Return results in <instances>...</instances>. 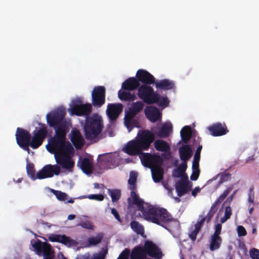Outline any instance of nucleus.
Returning <instances> with one entry per match:
<instances>
[{
    "label": "nucleus",
    "instance_id": "obj_1",
    "mask_svg": "<svg viewBox=\"0 0 259 259\" xmlns=\"http://www.w3.org/2000/svg\"><path fill=\"white\" fill-rule=\"evenodd\" d=\"M154 140V134L148 130L142 131L138 133L135 140L129 141L124 150L130 155H139L144 166L151 167L152 157L153 154L149 153H143L148 150Z\"/></svg>",
    "mask_w": 259,
    "mask_h": 259
},
{
    "label": "nucleus",
    "instance_id": "obj_2",
    "mask_svg": "<svg viewBox=\"0 0 259 259\" xmlns=\"http://www.w3.org/2000/svg\"><path fill=\"white\" fill-rule=\"evenodd\" d=\"M143 217L146 220L164 228L174 220L171 215L165 208L152 205H147V210L144 211Z\"/></svg>",
    "mask_w": 259,
    "mask_h": 259
},
{
    "label": "nucleus",
    "instance_id": "obj_3",
    "mask_svg": "<svg viewBox=\"0 0 259 259\" xmlns=\"http://www.w3.org/2000/svg\"><path fill=\"white\" fill-rule=\"evenodd\" d=\"M67 133H64L60 131L57 133L51 140L50 148L47 147V150L55 153V155L70 156L74 154V150L69 142H66V135Z\"/></svg>",
    "mask_w": 259,
    "mask_h": 259
},
{
    "label": "nucleus",
    "instance_id": "obj_4",
    "mask_svg": "<svg viewBox=\"0 0 259 259\" xmlns=\"http://www.w3.org/2000/svg\"><path fill=\"white\" fill-rule=\"evenodd\" d=\"M103 121L101 116L97 113L86 117L83 129L85 138L92 140L96 138L102 131Z\"/></svg>",
    "mask_w": 259,
    "mask_h": 259
},
{
    "label": "nucleus",
    "instance_id": "obj_5",
    "mask_svg": "<svg viewBox=\"0 0 259 259\" xmlns=\"http://www.w3.org/2000/svg\"><path fill=\"white\" fill-rule=\"evenodd\" d=\"M65 115V110L62 109H59L47 114V122L51 127L54 128L55 130V136H57V133H58L60 131H62L64 133L68 132L69 130L68 125L67 122L64 120Z\"/></svg>",
    "mask_w": 259,
    "mask_h": 259
},
{
    "label": "nucleus",
    "instance_id": "obj_6",
    "mask_svg": "<svg viewBox=\"0 0 259 259\" xmlns=\"http://www.w3.org/2000/svg\"><path fill=\"white\" fill-rule=\"evenodd\" d=\"M144 104L142 101H137L132 104L125 112L124 122L125 126L130 132L134 127H139V121L136 115L143 109Z\"/></svg>",
    "mask_w": 259,
    "mask_h": 259
},
{
    "label": "nucleus",
    "instance_id": "obj_7",
    "mask_svg": "<svg viewBox=\"0 0 259 259\" xmlns=\"http://www.w3.org/2000/svg\"><path fill=\"white\" fill-rule=\"evenodd\" d=\"M40 125V128H36L33 132V137L30 140L29 146L33 149H37L41 145L48 134L46 125L45 124Z\"/></svg>",
    "mask_w": 259,
    "mask_h": 259
},
{
    "label": "nucleus",
    "instance_id": "obj_8",
    "mask_svg": "<svg viewBox=\"0 0 259 259\" xmlns=\"http://www.w3.org/2000/svg\"><path fill=\"white\" fill-rule=\"evenodd\" d=\"M15 136L18 145L24 150L29 151V146L31 140V135L29 132L23 128L18 127Z\"/></svg>",
    "mask_w": 259,
    "mask_h": 259
},
{
    "label": "nucleus",
    "instance_id": "obj_9",
    "mask_svg": "<svg viewBox=\"0 0 259 259\" xmlns=\"http://www.w3.org/2000/svg\"><path fill=\"white\" fill-rule=\"evenodd\" d=\"M60 171V166L58 164H47L37 172V178L39 180L52 178L54 175H59Z\"/></svg>",
    "mask_w": 259,
    "mask_h": 259
},
{
    "label": "nucleus",
    "instance_id": "obj_10",
    "mask_svg": "<svg viewBox=\"0 0 259 259\" xmlns=\"http://www.w3.org/2000/svg\"><path fill=\"white\" fill-rule=\"evenodd\" d=\"M68 111L71 115L87 117H90L89 115L92 111V107L91 104L89 103L80 104L74 103L70 108L68 109Z\"/></svg>",
    "mask_w": 259,
    "mask_h": 259
},
{
    "label": "nucleus",
    "instance_id": "obj_11",
    "mask_svg": "<svg viewBox=\"0 0 259 259\" xmlns=\"http://www.w3.org/2000/svg\"><path fill=\"white\" fill-rule=\"evenodd\" d=\"M92 104L95 107H101L105 103V89L103 86L94 88L92 93Z\"/></svg>",
    "mask_w": 259,
    "mask_h": 259
},
{
    "label": "nucleus",
    "instance_id": "obj_12",
    "mask_svg": "<svg viewBox=\"0 0 259 259\" xmlns=\"http://www.w3.org/2000/svg\"><path fill=\"white\" fill-rule=\"evenodd\" d=\"M146 256L154 259H161L163 254L159 247L151 241L147 240L142 247Z\"/></svg>",
    "mask_w": 259,
    "mask_h": 259
},
{
    "label": "nucleus",
    "instance_id": "obj_13",
    "mask_svg": "<svg viewBox=\"0 0 259 259\" xmlns=\"http://www.w3.org/2000/svg\"><path fill=\"white\" fill-rule=\"evenodd\" d=\"M32 246L36 250L37 254L40 255L42 252L43 253L44 259H53L54 255L52 253V247L49 243L37 240L32 244Z\"/></svg>",
    "mask_w": 259,
    "mask_h": 259
},
{
    "label": "nucleus",
    "instance_id": "obj_14",
    "mask_svg": "<svg viewBox=\"0 0 259 259\" xmlns=\"http://www.w3.org/2000/svg\"><path fill=\"white\" fill-rule=\"evenodd\" d=\"M150 84H142L139 87L137 95L143 102L149 104L153 95L156 92H154Z\"/></svg>",
    "mask_w": 259,
    "mask_h": 259
},
{
    "label": "nucleus",
    "instance_id": "obj_15",
    "mask_svg": "<svg viewBox=\"0 0 259 259\" xmlns=\"http://www.w3.org/2000/svg\"><path fill=\"white\" fill-rule=\"evenodd\" d=\"M154 146L155 149L162 153L161 156L165 160H169L171 157L170 147L168 143L162 139L154 140Z\"/></svg>",
    "mask_w": 259,
    "mask_h": 259
},
{
    "label": "nucleus",
    "instance_id": "obj_16",
    "mask_svg": "<svg viewBox=\"0 0 259 259\" xmlns=\"http://www.w3.org/2000/svg\"><path fill=\"white\" fill-rule=\"evenodd\" d=\"M123 107V105L121 103L108 104L106 109V113L110 121L116 120L122 112Z\"/></svg>",
    "mask_w": 259,
    "mask_h": 259
},
{
    "label": "nucleus",
    "instance_id": "obj_17",
    "mask_svg": "<svg viewBox=\"0 0 259 259\" xmlns=\"http://www.w3.org/2000/svg\"><path fill=\"white\" fill-rule=\"evenodd\" d=\"M144 112L146 118L152 122H155L162 117V113L159 110L153 106H148Z\"/></svg>",
    "mask_w": 259,
    "mask_h": 259
},
{
    "label": "nucleus",
    "instance_id": "obj_18",
    "mask_svg": "<svg viewBox=\"0 0 259 259\" xmlns=\"http://www.w3.org/2000/svg\"><path fill=\"white\" fill-rule=\"evenodd\" d=\"M136 78L139 82H141L143 84H154L155 81V78L148 71L139 69L136 73Z\"/></svg>",
    "mask_w": 259,
    "mask_h": 259
},
{
    "label": "nucleus",
    "instance_id": "obj_19",
    "mask_svg": "<svg viewBox=\"0 0 259 259\" xmlns=\"http://www.w3.org/2000/svg\"><path fill=\"white\" fill-rule=\"evenodd\" d=\"M210 134L213 137H219L226 135L229 131L225 123L217 122L207 127Z\"/></svg>",
    "mask_w": 259,
    "mask_h": 259
},
{
    "label": "nucleus",
    "instance_id": "obj_20",
    "mask_svg": "<svg viewBox=\"0 0 259 259\" xmlns=\"http://www.w3.org/2000/svg\"><path fill=\"white\" fill-rule=\"evenodd\" d=\"M131 191V197L127 199L128 202L129 203H131L133 205H136L138 209L141 211L143 215L144 214V211L147 210V206H144V201L139 197L138 194H136L135 192L136 190ZM146 205H147L149 204H146Z\"/></svg>",
    "mask_w": 259,
    "mask_h": 259
},
{
    "label": "nucleus",
    "instance_id": "obj_21",
    "mask_svg": "<svg viewBox=\"0 0 259 259\" xmlns=\"http://www.w3.org/2000/svg\"><path fill=\"white\" fill-rule=\"evenodd\" d=\"M156 104L159 107L164 109L169 104V100L166 95L162 96L157 92L153 95L149 104Z\"/></svg>",
    "mask_w": 259,
    "mask_h": 259
},
{
    "label": "nucleus",
    "instance_id": "obj_22",
    "mask_svg": "<svg viewBox=\"0 0 259 259\" xmlns=\"http://www.w3.org/2000/svg\"><path fill=\"white\" fill-rule=\"evenodd\" d=\"M70 139L77 149H81L83 146L84 140L78 130H73L71 131Z\"/></svg>",
    "mask_w": 259,
    "mask_h": 259
},
{
    "label": "nucleus",
    "instance_id": "obj_23",
    "mask_svg": "<svg viewBox=\"0 0 259 259\" xmlns=\"http://www.w3.org/2000/svg\"><path fill=\"white\" fill-rule=\"evenodd\" d=\"M56 164L66 169H71L74 165V162L70 159V156L55 155Z\"/></svg>",
    "mask_w": 259,
    "mask_h": 259
},
{
    "label": "nucleus",
    "instance_id": "obj_24",
    "mask_svg": "<svg viewBox=\"0 0 259 259\" xmlns=\"http://www.w3.org/2000/svg\"><path fill=\"white\" fill-rule=\"evenodd\" d=\"M77 165L85 174L90 175L93 172V163L88 158L80 159L79 161L77 162Z\"/></svg>",
    "mask_w": 259,
    "mask_h": 259
},
{
    "label": "nucleus",
    "instance_id": "obj_25",
    "mask_svg": "<svg viewBox=\"0 0 259 259\" xmlns=\"http://www.w3.org/2000/svg\"><path fill=\"white\" fill-rule=\"evenodd\" d=\"M172 125L169 123H165L163 124L157 131L155 132V134L158 138H166L169 136L172 132Z\"/></svg>",
    "mask_w": 259,
    "mask_h": 259
},
{
    "label": "nucleus",
    "instance_id": "obj_26",
    "mask_svg": "<svg viewBox=\"0 0 259 259\" xmlns=\"http://www.w3.org/2000/svg\"><path fill=\"white\" fill-rule=\"evenodd\" d=\"M140 83L136 77H130L126 79L122 83L121 88L125 91H134L138 89Z\"/></svg>",
    "mask_w": 259,
    "mask_h": 259
},
{
    "label": "nucleus",
    "instance_id": "obj_27",
    "mask_svg": "<svg viewBox=\"0 0 259 259\" xmlns=\"http://www.w3.org/2000/svg\"><path fill=\"white\" fill-rule=\"evenodd\" d=\"M154 84L156 89L159 90H170L175 88V82L167 79L155 81Z\"/></svg>",
    "mask_w": 259,
    "mask_h": 259
},
{
    "label": "nucleus",
    "instance_id": "obj_28",
    "mask_svg": "<svg viewBox=\"0 0 259 259\" xmlns=\"http://www.w3.org/2000/svg\"><path fill=\"white\" fill-rule=\"evenodd\" d=\"M180 159L182 161H187L191 157L193 151L189 145H183L179 149Z\"/></svg>",
    "mask_w": 259,
    "mask_h": 259
},
{
    "label": "nucleus",
    "instance_id": "obj_29",
    "mask_svg": "<svg viewBox=\"0 0 259 259\" xmlns=\"http://www.w3.org/2000/svg\"><path fill=\"white\" fill-rule=\"evenodd\" d=\"M175 188L178 196L181 197L191 190V185L178 181L176 183Z\"/></svg>",
    "mask_w": 259,
    "mask_h": 259
},
{
    "label": "nucleus",
    "instance_id": "obj_30",
    "mask_svg": "<svg viewBox=\"0 0 259 259\" xmlns=\"http://www.w3.org/2000/svg\"><path fill=\"white\" fill-rule=\"evenodd\" d=\"M152 179L154 182L159 183L163 179L164 170L161 166L151 169Z\"/></svg>",
    "mask_w": 259,
    "mask_h": 259
},
{
    "label": "nucleus",
    "instance_id": "obj_31",
    "mask_svg": "<svg viewBox=\"0 0 259 259\" xmlns=\"http://www.w3.org/2000/svg\"><path fill=\"white\" fill-rule=\"evenodd\" d=\"M131 259H148L142 247L136 246L132 250Z\"/></svg>",
    "mask_w": 259,
    "mask_h": 259
},
{
    "label": "nucleus",
    "instance_id": "obj_32",
    "mask_svg": "<svg viewBox=\"0 0 259 259\" xmlns=\"http://www.w3.org/2000/svg\"><path fill=\"white\" fill-rule=\"evenodd\" d=\"M118 96L121 100L125 101H133L137 98L134 93H131L126 91L119 90L118 92Z\"/></svg>",
    "mask_w": 259,
    "mask_h": 259
},
{
    "label": "nucleus",
    "instance_id": "obj_33",
    "mask_svg": "<svg viewBox=\"0 0 259 259\" xmlns=\"http://www.w3.org/2000/svg\"><path fill=\"white\" fill-rule=\"evenodd\" d=\"M181 137L183 142L187 144L192 137L191 128L189 126H185L181 131Z\"/></svg>",
    "mask_w": 259,
    "mask_h": 259
},
{
    "label": "nucleus",
    "instance_id": "obj_34",
    "mask_svg": "<svg viewBox=\"0 0 259 259\" xmlns=\"http://www.w3.org/2000/svg\"><path fill=\"white\" fill-rule=\"evenodd\" d=\"M222 241V238L220 236H211L209 249L211 251H214L218 249L221 245Z\"/></svg>",
    "mask_w": 259,
    "mask_h": 259
},
{
    "label": "nucleus",
    "instance_id": "obj_35",
    "mask_svg": "<svg viewBox=\"0 0 259 259\" xmlns=\"http://www.w3.org/2000/svg\"><path fill=\"white\" fill-rule=\"evenodd\" d=\"M138 177L137 172L132 171L130 174V178L128 180V188L131 190H136L137 188L136 182Z\"/></svg>",
    "mask_w": 259,
    "mask_h": 259
},
{
    "label": "nucleus",
    "instance_id": "obj_36",
    "mask_svg": "<svg viewBox=\"0 0 259 259\" xmlns=\"http://www.w3.org/2000/svg\"><path fill=\"white\" fill-rule=\"evenodd\" d=\"M131 229L138 234L143 235L144 233L143 227L137 221H133L131 222Z\"/></svg>",
    "mask_w": 259,
    "mask_h": 259
},
{
    "label": "nucleus",
    "instance_id": "obj_37",
    "mask_svg": "<svg viewBox=\"0 0 259 259\" xmlns=\"http://www.w3.org/2000/svg\"><path fill=\"white\" fill-rule=\"evenodd\" d=\"M164 160L161 156L153 154L152 157L151 167L150 168L152 169V168L156 167V166H161Z\"/></svg>",
    "mask_w": 259,
    "mask_h": 259
},
{
    "label": "nucleus",
    "instance_id": "obj_38",
    "mask_svg": "<svg viewBox=\"0 0 259 259\" xmlns=\"http://www.w3.org/2000/svg\"><path fill=\"white\" fill-rule=\"evenodd\" d=\"M26 171L27 175L32 180L38 179L37 174L35 175L34 165L32 163H27L26 165Z\"/></svg>",
    "mask_w": 259,
    "mask_h": 259
},
{
    "label": "nucleus",
    "instance_id": "obj_39",
    "mask_svg": "<svg viewBox=\"0 0 259 259\" xmlns=\"http://www.w3.org/2000/svg\"><path fill=\"white\" fill-rule=\"evenodd\" d=\"M109 194L110 195L112 201L116 202L118 201L121 197V192L119 190L114 189V190H108Z\"/></svg>",
    "mask_w": 259,
    "mask_h": 259
},
{
    "label": "nucleus",
    "instance_id": "obj_40",
    "mask_svg": "<svg viewBox=\"0 0 259 259\" xmlns=\"http://www.w3.org/2000/svg\"><path fill=\"white\" fill-rule=\"evenodd\" d=\"M103 237L102 234H98L95 237L89 238L88 242L91 245H96L101 242Z\"/></svg>",
    "mask_w": 259,
    "mask_h": 259
},
{
    "label": "nucleus",
    "instance_id": "obj_41",
    "mask_svg": "<svg viewBox=\"0 0 259 259\" xmlns=\"http://www.w3.org/2000/svg\"><path fill=\"white\" fill-rule=\"evenodd\" d=\"M60 243L68 246H71L75 243V241L65 235H62Z\"/></svg>",
    "mask_w": 259,
    "mask_h": 259
},
{
    "label": "nucleus",
    "instance_id": "obj_42",
    "mask_svg": "<svg viewBox=\"0 0 259 259\" xmlns=\"http://www.w3.org/2000/svg\"><path fill=\"white\" fill-rule=\"evenodd\" d=\"M51 191L59 200L65 201L67 198V195L65 193L54 189H52Z\"/></svg>",
    "mask_w": 259,
    "mask_h": 259
},
{
    "label": "nucleus",
    "instance_id": "obj_43",
    "mask_svg": "<svg viewBox=\"0 0 259 259\" xmlns=\"http://www.w3.org/2000/svg\"><path fill=\"white\" fill-rule=\"evenodd\" d=\"M220 176V179L219 182V184H221L225 182L229 181L231 178V175L225 171L219 174Z\"/></svg>",
    "mask_w": 259,
    "mask_h": 259
},
{
    "label": "nucleus",
    "instance_id": "obj_44",
    "mask_svg": "<svg viewBox=\"0 0 259 259\" xmlns=\"http://www.w3.org/2000/svg\"><path fill=\"white\" fill-rule=\"evenodd\" d=\"M232 214V209L230 206H227L225 208V215L221 219V223H225L228 219L230 218Z\"/></svg>",
    "mask_w": 259,
    "mask_h": 259
},
{
    "label": "nucleus",
    "instance_id": "obj_45",
    "mask_svg": "<svg viewBox=\"0 0 259 259\" xmlns=\"http://www.w3.org/2000/svg\"><path fill=\"white\" fill-rule=\"evenodd\" d=\"M233 189V187H229L227 188L222 194L217 199L218 202H222L231 192Z\"/></svg>",
    "mask_w": 259,
    "mask_h": 259
},
{
    "label": "nucleus",
    "instance_id": "obj_46",
    "mask_svg": "<svg viewBox=\"0 0 259 259\" xmlns=\"http://www.w3.org/2000/svg\"><path fill=\"white\" fill-rule=\"evenodd\" d=\"M86 197L91 200H96L99 201H102L104 199V195L101 194H90L88 195Z\"/></svg>",
    "mask_w": 259,
    "mask_h": 259
},
{
    "label": "nucleus",
    "instance_id": "obj_47",
    "mask_svg": "<svg viewBox=\"0 0 259 259\" xmlns=\"http://www.w3.org/2000/svg\"><path fill=\"white\" fill-rule=\"evenodd\" d=\"M78 226H81L82 228L87 229L88 230H93L94 226L91 223V222L89 221H87L85 222H82Z\"/></svg>",
    "mask_w": 259,
    "mask_h": 259
},
{
    "label": "nucleus",
    "instance_id": "obj_48",
    "mask_svg": "<svg viewBox=\"0 0 259 259\" xmlns=\"http://www.w3.org/2000/svg\"><path fill=\"white\" fill-rule=\"evenodd\" d=\"M200 230L195 227L194 230H192L189 233V238L192 240L193 242H194L196 239V237L199 233Z\"/></svg>",
    "mask_w": 259,
    "mask_h": 259
},
{
    "label": "nucleus",
    "instance_id": "obj_49",
    "mask_svg": "<svg viewBox=\"0 0 259 259\" xmlns=\"http://www.w3.org/2000/svg\"><path fill=\"white\" fill-rule=\"evenodd\" d=\"M101 159L103 161L108 163H112L113 160L111 154L108 153L102 155Z\"/></svg>",
    "mask_w": 259,
    "mask_h": 259
},
{
    "label": "nucleus",
    "instance_id": "obj_50",
    "mask_svg": "<svg viewBox=\"0 0 259 259\" xmlns=\"http://www.w3.org/2000/svg\"><path fill=\"white\" fill-rule=\"evenodd\" d=\"M62 235L52 234L49 237V240L53 242H60Z\"/></svg>",
    "mask_w": 259,
    "mask_h": 259
},
{
    "label": "nucleus",
    "instance_id": "obj_51",
    "mask_svg": "<svg viewBox=\"0 0 259 259\" xmlns=\"http://www.w3.org/2000/svg\"><path fill=\"white\" fill-rule=\"evenodd\" d=\"M130 254V250L127 248H125L121 252L117 259H128Z\"/></svg>",
    "mask_w": 259,
    "mask_h": 259
},
{
    "label": "nucleus",
    "instance_id": "obj_52",
    "mask_svg": "<svg viewBox=\"0 0 259 259\" xmlns=\"http://www.w3.org/2000/svg\"><path fill=\"white\" fill-rule=\"evenodd\" d=\"M250 255L252 259H259V250L252 249L250 251Z\"/></svg>",
    "mask_w": 259,
    "mask_h": 259
},
{
    "label": "nucleus",
    "instance_id": "obj_53",
    "mask_svg": "<svg viewBox=\"0 0 259 259\" xmlns=\"http://www.w3.org/2000/svg\"><path fill=\"white\" fill-rule=\"evenodd\" d=\"M237 233L239 237L244 236L246 235L247 232L245 228L242 226H239L237 227Z\"/></svg>",
    "mask_w": 259,
    "mask_h": 259
},
{
    "label": "nucleus",
    "instance_id": "obj_54",
    "mask_svg": "<svg viewBox=\"0 0 259 259\" xmlns=\"http://www.w3.org/2000/svg\"><path fill=\"white\" fill-rule=\"evenodd\" d=\"M199 218H200V220L195 225V227L200 230L202 225L206 220V218H204V217L202 215H200Z\"/></svg>",
    "mask_w": 259,
    "mask_h": 259
},
{
    "label": "nucleus",
    "instance_id": "obj_55",
    "mask_svg": "<svg viewBox=\"0 0 259 259\" xmlns=\"http://www.w3.org/2000/svg\"><path fill=\"white\" fill-rule=\"evenodd\" d=\"M202 148L201 145H199L195 152L194 154V160H200V153Z\"/></svg>",
    "mask_w": 259,
    "mask_h": 259
},
{
    "label": "nucleus",
    "instance_id": "obj_56",
    "mask_svg": "<svg viewBox=\"0 0 259 259\" xmlns=\"http://www.w3.org/2000/svg\"><path fill=\"white\" fill-rule=\"evenodd\" d=\"M200 171L192 170V173L190 176V179L192 181H196L199 176Z\"/></svg>",
    "mask_w": 259,
    "mask_h": 259
},
{
    "label": "nucleus",
    "instance_id": "obj_57",
    "mask_svg": "<svg viewBox=\"0 0 259 259\" xmlns=\"http://www.w3.org/2000/svg\"><path fill=\"white\" fill-rule=\"evenodd\" d=\"M183 174H184L183 172L177 168L173 170L172 175L174 178H180Z\"/></svg>",
    "mask_w": 259,
    "mask_h": 259
},
{
    "label": "nucleus",
    "instance_id": "obj_58",
    "mask_svg": "<svg viewBox=\"0 0 259 259\" xmlns=\"http://www.w3.org/2000/svg\"><path fill=\"white\" fill-rule=\"evenodd\" d=\"M221 230H222V224H218L215 226L214 232L212 236H220V234L221 233Z\"/></svg>",
    "mask_w": 259,
    "mask_h": 259
},
{
    "label": "nucleus",
    "instance_id": "obj_59",
    "mask_svg": "<svg viewBox=\"0 0 259 259\" xmlns=\"http://www.w3.org/2000/svg\"><path fill=\"white\" fill-rule=\"evenodd\" d=\"M199 160L193 159L192 166V170L200 171L199 168Z\"/></svg>",
    "mask_w": 259,
    "mask_h": 259
},
{
    "label": "nucleus",
    "instance_id": "obj_60",
    "mask_svg": "<svg viewBox=\"0 0 259 259\" xmlns=\"http://www.w3.org/2000/svg\"><path fill=\"white\" fill-rule=\"evenodd\" d=\"M177 168L184 173H185V171L187 168V161H183L182 163L180 165H179Z\"/></svg>",
    "mask_w": 259,
    "mask_h": 259
},
{
    "label": "nucleus",
    "instance_id": "obj_61",
    "mask_svg": "<svg viewBox=\"0 0 259 259\" xmlns=\"http://www.w3.org/2000/svg\"><path fill=\"white\" fill-rule=\"evenodd\" d=\"M111 213L114 216L115 219L120 223L122 222V220L120 217V215L117 210L113 208L111 209Z\"/></svg>",
    "mask_w": 259,
    "mask_h": 259
},
{
    "label": "nucleus",
    "instance_id": "obj_62",
    "mask_svg": "<svg viewBox=\"0 0 259 259\" xmlns=\"http://www.w3.org/2000/svg\"><path fill=\"white\" fill-rule=\"evenodd\" d=\"M221 202H218V200L217 199L215 200V201L214 202V203L212 205V206H211V208L209 210V211L213 213H215V212L217 211V209H218V207H217V206L220 204Z\"/></svg>",
    "mask_w": 259,
    "mask_h": 259
},
{
    "label": "nucleus",
    "instance_id": "obj_63",
    "mask_svg": "<svg viewBox=\"0 0 259 259\" xmlns=\"http://www.w3.org/2000/svg\"><path fill=\"white\" fill-rule=\"evenodd\" d=\"M107 253V250H104V251H102L100 252L97 255L95 256L92 259H105V255Z\"/></svg>",
    "mask_w": 259,
    "mask_h": 259
},
{
    "label": "nucleus",
    "instance_id": "obj_64",
    "mask_svg": "<svg viewBox=\"0 0 259 259\" xmlns=\"http://www.w3.org/2000/svg\"><path fill=\"white\" fill-rule=\"evenodd\" d=\"M181 180L179 181V182H181L182 183H185L188 184H190V183L188 180V177L186 173L183 174L182 176H181Z\"/></svg>",
    "mask_w": 259,
    "mask_h": 259
}]
</instances>
